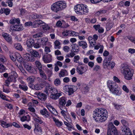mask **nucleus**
Returning a JSON list of instances; mask_svg holds the SVG:
<instances>
[{
	"mask_svg": "<svg viewBox=\"0 0 135 135\" xmlns=\"http://www.w3.org/2000/svg\"><path fill=\"white\" fill-rule=\"evenodd\" d=\"M35 65L38 69L39 70L40 75L42 76V68L41 63L39 61H36L35 62Z\"/></svg>",
	"mask_w": 135,
	"mask_h": 135,
	"instance_id": "nucleus-14",
	"label": "nucleus"
},
{
	"mask_svg": "<svg viewBox=\"0 0 135 135\" xmlns=\"http://www.w3.org/2000/svg\"><path fill=\"white\" fill-rule=\"evenodd\" d=\"M115 66V63L113 62H109L108 65V68H110L112 69Z\"/></svg>",
	"mask_w": 135,
	"mask_h": 135,
	"instance_id": "nucleus-43",
	"label": "nucleus"
},
{
	"mask_svg": "<svg viewBox=\"0 0 135 135\" xmlns=\"http://www.w3.org/2000/svg\"><path fill=\"white\" fill-rule=\"evenodd\" d=\"M50 29V27L47 24L43 22V30H44L47 31Z\"/></svg>",
	"mask_w": 135,
	"mask_h": 135,
	"instance_id": "nucleus-34",
	"label": "nucleus"
},
{
	"mask_svg": "<svg viewBox=\"0 0 135 135\" xmlns=\"http://www.w3.org/2000/svg\"><path fill=\"white\" fill-rule=\"evenodd\" d=\"M66 7V5L64 1H60L53 3L51 7V9L54 11L57 12L63 10Z\"/></svg>",
	"mask_w": 135,
	"mask_h": 135,
	"instance_id": "nucleus-4",
	"label": "nucleus"
},
{
	"mask_svg": "<svg viewBox=\"0 0 135 135\" xmlns=\"http://www.w3.org/2000/svg\"><path fill=\"white\" fill-rule=\"evenodd\" d=\"M107 114L108 112L106 109L103 108H97L94 111L93 118L96 122H102L106 120Z\"/></svg>",
	"mask_w": 135,
	"mask_h": 135,
	"instance_id": "nucleus-1",
	"label": "nucleus"
},
{
	"mask_svg": "<svg viewBox=\"0 0 135 135\" xmlns=\"http://www.w3.org/2000/svg\"><path fill=\"white\" fill-rule=\"evenodd\" d=\"M122 89L124 91L126 92L127 93L128 92L129 90L125 85H124L123 86Z\"/></svg>",
	"mask_w": 135,
	"mask_h": 135,
	"instance_id": "nucleus-61",
	"label": "nucleus"
},
{
	"mask_svg": "<svg viewBox=\"0 0 135 135\" xmlns=\"http://www.w3.org/2000/svg\"><path fill=\"white\" fill-rule=\"evenodd\" d=\"M62 34L65 36L69 35L70 34V31H68L67 30L65 31L62 32Z\"/></svg>",
	"mask_w": 135,
	"mask_h": 135,
	"instance_id": "nucleus-44",
	"label": "nucleus"
},
{
	"mask_svg": "<svg viewBox=\"0 0 135 135\" xmlns=\"http://www.w3.org/2000/svg\"><path fill=\"white\" fill-rule=\"evenodd\" d=\"M37 79L38 82L37 84L34 85V88L36 90L42 89V79L39 77H38Z\"/></svg>",
	"mask_w": 135,
	"mask_h": 135,
	"instance_id": "nucleus-10",
	"label": "nucleus"
},
{
	"mask_svg": "<svg viewBox=\"0 0 135 135\" xmlns=\"http://www.w3.org/2000/svg\"><path fill=\"white\" fill-rule=\"evenodd\" d=\"M51 109L52 110V111H51L52 113L54 114L55 115H57L58 114V113L55 109L53 107H51Z\"/></svg>",
	"mask_w": 135,
	"mask_h": 135,
	"instance_id": "nucleus-45",
	"label": "nucleus"
},
{
	"mask_svg": "<svg viewBox=\"0 0 135 135\" xmlns=\"http://www.w3.org/2000/svg\"><path fill=\"white\" fill-rule=\"evenodd\" d=\"M79 33L71 31H70V34L69 35L71 36H77L79 35Z\"/></svg>",
	"mask_w": 135,
	"mask_h": 135,
	"instance_id": "nucleus-42",
	"label": "nucleus"
},
{
	"mask_svg": "<svg viewBox=\"0 0 135 135\" xmlns=\"http://www.w3.org/2000/svg\"><path fill=\"white\" fill-rule=\"evenodd\" d=\"M109 62L107 60V58L106 57L104 60L103 63V66L104 68L105 69L108 68Z\"/></svg>",
	"mask_w": 135,
	"mask_h": 135,
	"instance_id": "nucleus-29",
	"label": "nucleus"
},
{
	"mask_svg": "<svg viewBox=\"0 0 135 135\" xmlns=\"http://www.w3.org/2000/svg\"><path fill=\"white\" fill-rule=\"evenodd\" d=\"M122 131L124 135H128L129 134H131V133L130 131V129L126 126L124 127Z\"/></svg>",
	"mask_w": 135,
	"mask_h": 135,
	"instance_id": "nucleus-20",
	"label": "nucleus"
},
{
	"mask_svg": "<svg viewBox=\"0 0 135 135\" xmlns=\"http://www.w3.org/2000/svg\"><path fill=\"white\" fill-rule=\"evenodd\" d=\"M54 83L56 86H57L60 84L61 82L60 79L57 78L55 80Z\"/></svg>",
	"mask_w": 135,
	"mask_h": 135,
	"instance_id": "nucleus-39",
	"label": "nucleus"
},
{
	"mask_svg": "<svg viewBox=\"0 0 135 135\" xmlns=\"http://www.w3.org/2000/svg\"><path fill=\"white\" fill-rule=\"evenodd\" d=\"M49 112H47V110L45 108H44L43 109V115L45 117H48L49 116Z\"/></svg>",
	"mask_w": 135,
	"mask_h": 135,
	"instance_id": "nucleus-37",
	"label": "nucleus"
},
{
	"mask_svg": "<svg viewBox=\"0 0 135 135\" xmlns=\"http://www.w3.org/2000/svg\"><path fill=\"white\" fill-rule=\"evenodd\" d=\"M16 53L15 54H12L10 55V57L11 59L13 61H15L16 60Z\"/></svg>",
	"mask_w": 135,
	"mask_h": 135,
	"instance_id": "nucleus-35",
	"label": "nucleus"
},
{
	"mask_svg": "<svg viewBox=\"0 0 135 135\" xmlns=\"http://www.w3.org/2000/svg\"><path fill=\"white\" fill-rule=\"evenodd\" d=\"M100 69V66L98 65H96L95 66L93 69V70L94 71H97Z\"/></svg>",
	"mask_w": 135,
	"mask_h": 135,
	"instance_id": "nucleus-55",
	"label": "nucleus"
},
{
	"mask_svg": "<svg viewBox=\"0 0 135 135\" xmlns=\"http://www.w3.org/2000/svg\"><path fill=\"white\" fill-rule=\"evenodd\" d=\"M112 93L116 95H120L121 93V90L118 89V88H116V89H114L113 90L111 89V91H110Z\"/></svg>",
	"mask_w": 135,
	"mask_h": 135,
	"instance_id": "nucleus-19",
	"label": "nucleus"
},
{
	"mask_svg": "<svg viewBox=\"0 0 135 135\" xmlns=\"http://www.w3.org/2000/svg\"><path fill=\"white\" fill-rule=\"evenodd\" d=\"M121 122L124 126V127L125 126L127 127V125L128 124L127 122L124 120H121Z\"/></svg>",
	"mask_w": 135,
	"mask_h": 135,
	"instance_id": "nucleus-51",
	"label": "nucleus"
},
{
	"mask_svg": "<svg viewBox=\"0 0 135 135\" xmlns=\"http://www.w3.org/2000/svg\"><path fill=\"white\" fill-rule=\"evenodd\" d=\"M7 79L8 80L11 82H15L16 81V78L11 75H9Z\"/></svg>",
	"mask_w": 135,
	"mask_h": 135,
	"instance_id": "nucleus-36",
	"label": "nucleus"
},
{
	"mask_svg": "<svg viewBox=\"0 0 135 135\" xmlns=\"http://www.w3.org/2000/svg\"><path fill=\"white\" fill-rule=\"evenodd\" d=\"M76 71L80 75H82L86 71L84 70V67L81 65H79L77 67Z\"/></svg>",
	"mask_w": 135,
	"mask_h": 135,
	"instance_id": "nucleus-15",
	"label": "nucleus"
},
{
	"mask_svg": "<svg viewBox=\"0 0 135 135\" xmlns=\"http://www.w3.org/2000/svg\"><path fill=\"white\" fill-rule=\"evenodd\" d=\"M23 56L25 59L27 61H33L34 60L33 57L31 56L28 53H26L23 55Z\"/></svg>",
	"mask_w": 135,
	"mask_h": 135,
	"instance_id": "nucleus-16",
	"label": "nucleus"
},
{
	"mask_svg": "<svg viewBox=\"0 0 135 135\" xmlns=\"http://www.w3.org/2000/svg\"><path fill=\"white\" fill-rule=\"evenodd\" d=\"M55 46L54 48L56 49L57 48L58 49H60L61 47L59 46V45H60V42L58 40H56L54 42Z\"/></svg>",
	"mask_w": 135,
	"mask_h": 135,
	"instance_id": "nucleus-32",
	"label": "nucleus"
},
{
	"mask_svg": "<svg viewBox=\"0 0 135 135\" xmlns=\"http://www.w3.org/2000/svg\"><path fill=\"white\" fill-rule=\"evenodd\" d=\"M43 60L45 63H50L52 60V55L50 54L45 55L43 57Z\"/></svg>",
	"mask_w": 135,
	"mask_h": 135,
	"instance_id": "nucleus-12",
	"label": "nucleus"
},
{
	"mask_svg": "<svg viewBox=\"0 0 135 135\" xmlns=\"http://www.w3.org/2000/svg\"><path fill=\"white\" fill-rule=\"evenodd\" d=\"M74 9L75 12L78 14H83L88 12V9L86 5L78 4L75 6Z\"/></svg>",
	"mask_w": 135,
	"mask_h": 135,
	"instance_id": "nucleus-5",
	"label": "nucleus"
},
{
	"mask_svg": "<svg viewBox=\"0 0 135 135\" xmlns=\"http://www.w3.org/2000/svg\"><path fill=\"white\" fill-rule=\"evenodd\" d=\"M6 67L2 64L0 63V72L2 73L5 71Z\"/></svg>",
	"mask_w": 135,
	"mask_h": 135,
	"instance_id": "nucleus-40",
	"label": "nucleus"
},
{
	"mask_svg": "<svg viewBox=\"0 0 135 135\" xmlns=\"http://www.w3.org/2000/svg\"><path fill=\"white\" fill-rule=\"evenodd\" d=\"M77 89L76 86L71 85H66L63 88L64 90L68 93L69 95L73 94Z\"/></svg>",
	"mask_w": 135,
	"mask_h": 135,
	"instance_id": "nucleus-6",
	"label": "nucleus"
},
{
	"mask_svg": "<svg viewBox=\"0 0 135 135\" xmlns=\"http://www.w3.org/2000/svg\"><path fill=\"white\" fill-rule=\"evenodd\" d=\"M43 87L45 88L44 92L45 93V94L43 93V99L44 101L46 100L47 96H49V92L51 94H55L58 92L56 89L52 88L45 81H43Z\"/></svg>",
	"mask_w": 135,
	"mask_h": 135,
	"instance_id": "nucleus-2",
	"label": "nucleus"
},
{
	"mask_svg": "<svg viewBox=\"0 0 135 135\" xmlns=\"http://www.w3.org/2000/svg\"><path fill=\"white\" fill-rule=\"evenodd\" d=\"M107 85L110 90L111 91L112 89L113 90L114 89L118 87V85L115 82L109 80L107 81Z\"/></svg>",
	"mask_w": 135,
	"mask_h": 135,
	"instance_id": "nucleus-9",
	"label": "nucleus"
},
{
	"mask_svg": "<svg viewBox=\"0 0 135 135\" xmlns=\"http://www.w3.org/2000/svg\"><path fill=\"white\" fill-rule=\"evenodd\" d=\"M41 46V45L39 43H36L35 44V43L33 46L36 49H37L40 48Z\"/></svg>",
	"mask_w": 135,
	"mask_h": 135,
	"instance_id": "nucleus-50",
	"label": "nucleus"
},
{
	"mask_svg": "<svg viewBox=\"0 0 135 135\" xmlns=\"http://www.w3.org/2000/svg\"><path fill=\"white\" fill-rule=\"evenodd\" d=\"M55 123L57 126L58 127L60 126L62 124V123L61 122L59 121V120H57Z\"/></svg>",
	"mask_w": 135,
	"mask_h": 135,
	"instance_id": "nucleus-54",
	"label": "nucleus"
},
{
	"mask_svg": "<svg viewBox=\"0 0 135 135\" xmlns=\"http://www.w3.org/2000/svg\"><path fill=\"white\" fill-rule=\"evenodd\" d=\"M16 60L18 61L21 64L22 62L23 59L22 57L20 55V54L18 53H16Z\"/></svg>",
	"mask_w": 135,
	"mask_h": 135,
	"instance_id": "nucleus-33",
	"label": "nucleus"
},
{
	"mask_svg": "<svg viewBox=\"0 0 135 135\" xmlns=\"http://www.w3.org/2000/svg\"><path fill=\"white\" fill-rule=\"evenodd\" d=\"M66 98L64 97L60 98L59 100V107L64 106L66 103Z\"/></svg>",
	"mask_w": 135,
	"mask_h": 135,
	"instance_id": "nucleus-17",
	"label": "nucleus"
},
{
	"mask_svg": "<svg viewBox=\"0 0 135 135\" xmlns=\"http://www.w3.org/2000/svg\"><path fill=\"white\" fill-rule=\"evenodd\" d=\"M9 23L12 24H14L16 23L18 24L20 23V20L18 18H14V19H11L9 22Z\"/></svg>",
	"mask_w": 135,
	"mask_h": 135,
	"instance_id": "nucleus-25",
	"label": "nucleus"
},
{
	"mask_svg": "<svg viewBox=\"0 0 135 135\" xmlns=\"http://www.w3.org/2000/svg\"><path fill=\"white\" fill-rule=\"evenodd\" d=\"M27 51L35 57H37L39 55V53L38 52L35 50H33L32 49H27Z\"/></svg>",
	"mask_w": 135,
	"mask_h": 135,
	"instance_id": "nucleus-18",
	"label": "nucleus"
},
{
	"mask_svg": "<svg viewBox=\"0 0 135 135\" xmlns=\"http://www.w3.org/2000/svg\"><path fill=\"white\" fill-rule=\"evenodd\" d=\"M30 120V117L29 115H27L26 116H23L21 118V120L23 122L25 121L28 122Z\"/></svg>",
	"mask_w": 135,
	"mask_h": 135,
	"instance_id": "nucleus-28",
	"label": "nucleus"
},
{
	"mask_svg": "<svg viewBox=\"0 0 135 135\" xmlns=\"http://www.w3.org/2000/svg\"><path fill=\"white\" fill-rule=\"evenodd\" d=\"M113 27V26L111 23H107L106 25V28L107 31L109 30Z\"/></svg>",
	"mask_w": 135,
	"mask_h": 135,
	"instance_id": "nucleus-41",
	"label": "nucleus"
},
{
	"mask_svg": "<svg viewBox=\"0 0 135 135\" xmlns=\"http://www.w3.org/2000/svg\"><path fill=\"white\" fill-rule=\"evenodd\" d=\"M19 88L24 91H27L28 89L27 86L26 84H19Z\"/></svg>",
	"mask_w": 135,
	"mask_h": 135,
	"instance_id": "nucleus-30",
	"label": "nucleus"
},
{
	"mask_svg": "<svg viewBox=\"0 0 135 135\" xmlns=\"http://www.w3.org/2000/svg\"><path fill=\"white\" fill-rule=\"evenodd\" d=\"M90 2L93 3H97L102 1V0H90Z\"/></svg>",
	"mask_w": 135,
	"mask_h": 135,
	"instance_id": "nucleus-57",
	"label": "nucleus"
},
{
	"mask_svg": "<svg viewBox=\"0 0 135 135\" xmlns=\"http://www.w3.org/2000/svg\"><path fill=\"white\" fill-rule=\"evenodd\" d=\"M14 48L16 50L22 51L23 50L22 46L21 44L18 43H16L14 44Z\"/></svg>",
	"mask_w": 135,
	"mask_h": 135,
	"instance_id": "nucleus-21",
	"label": "nucleus"
},
{
	"mask_svg": "<svg viewBox=\"0 0 135 135\" xmlns=\"http://www.w3.org/2000/svg\"><path fill=\"white\" fill-rule=\"evenodd\" d=\"M59 108L61 110L63 111L64 112L66 113L67 112V110L65 106H64L62 107L61 106V107H60Z\"/></svg>",
	"mask_w": 135,
	"mask_h": 135,
	"instance_id": "nucleus-58",
	"label": "nucleus"
},
{
	"mask_svg": "<svg viewBox=\"0 0 135 135\" xmlns=\"http://www.w3.org/2000/svg\"><path fill=\"white\" fill-rule=\"evenodd\" d=\"M4 13L6 15H8L9 14L10 12V10L8 8H4Z\"/></svg>",
	"mask_w": 135,
	"mask_h": 135,
	"instance_id": "nucleus-49",
	"label": "nucleus"
},
{
	"mask_svg": "<svg viewBox=\"0 0 135 135\" xmlns=\"http://www.w3.org/2000/svg\"><path fill=\"white\" fill-rule=\"evenodd\" d=\"M48 39L47 38H43V45H46L47 42L48 41Z\"/></svg>",
	"mask_w": 135,
	"mask_h": 135,
	"instance_id": "nucleus-46",
	"label": "nucleus"
},
{
	"mask_svg": "<svg viewBox=\"0 0 135 135\" xmlns=\"http://www.w3.org/2000/svg\"><path fill=\"white\" fill-rule=\"evenodd\" d=\"M89 89V87L86 85L83 84L81 89V91L84 94H86L88 92Z\"/></svg>",
	"mask_w": 135,
	"mask_h": 135,
	"instance_id": "nucleus-22",
	"label": "nucleus"
},
{
	"mask_svg": "<svg viewBox=\"0 0 135 135\" xmlns=\"http://www.w3.org/2000/svg\"><path fill=\"white\" fill-rule=\"evenodd\" d=\"M35 80V79L34 76H30L28 77L27 79V80L28 81H29L30 82L33 83L34 82Z\"/></svg>",
	"mask_w": 135,
	"mask_h": 135,
	"instance_id": "nucleus-38",
	"label": "nucleus"
},
{
	"mask_svg": "<svg viewBox=\"0 0 135 135\" xmlns=\"http://www.w3.org/2000/svg\"><path fill=\"white\" fill-rule=\"evenodd\" d=\"M64 124L67 126L68 128H72L73 127L70 124L67 123V122L64 121Z\"/></svg>",
	"mask_w": 135,
	"mask_h": 135,
	"instance_id": "nucleus-59",
	"label": "nucleus"
},
{
	"mask_svg": "<svg viewBox=\"0 0 135 135\" xmlns=\"http://www.w3.org/2000/svg\"><path fill=\"white\" fill-rule=\"evenodd\" d=\"M68 75L67 71L65 69H62L59 73V76L60 78L66 76Z\"/></svg>",
	"mask_w": 135,
	"mask_h": 135,
	"instance_id": "nucleus-24",
	"label": "nucleus"
},
{
	"mask_svg": "<svg viewBox=\"0 0 135 135\" xmlns=\"http://www.w3.org/2000/svg\"><path fill=\"white\" fill-rule=\"evenodd\" d=\"M45 51L47 54L48 52H50L51 50L49 47L47 46H46L45 49Z\"/></svg>",
	"mask_w": 135,
	"mask_h": 135,
	"instance_id": "nucleus-56",
	"label": "nucleus"
},
{
	"mask_svg": "<svg viewBox=\"0 0 135 135\" xmlns=\"http://www.w3.org/2000/svg\"><path fill=\"white\" fill-rule=\"evenodd\" d=\"M6 3L8 4L9 6L11 7L13 6V3L12 1L7 0L6 2Z\"/></svg>",
	"mask_w": 135,
	"mask_h": 135,
	"instance_id": "nucleus-60",
	"label": "nucleus"
},
{
	"mask_svg": "<svg viewBox=\"0 0 135 135\" xmlns=\"http://www.w3.org/2000/svg\"><path fill=\"white\" fill-rule=\"evenodd\" d=\"M55 65H56L57 66H59V67H61L62 66V63L59 61H58L56 62V63L55 64Z\"/></svg>",
	"mask_w": 135,
	"mask_h": 135,
	"instance_id": "nucleus-63",
	"label": "nucleus"
},
{
	"mask_svg": "<svg viewBox=\"0 0 135 135\" xmlns=\"http://www.w3.org/2000/svg\"><path fill=\"white\" fill-rule=\"evenodd\" d=\"M42 36V33L41 32L37 33L33 36V37L34 38H39L38 40L40 39L41 41H42V38H41Z\"/></svg>",
	"mask_w": 135,
	"mask_h": 135,
	"instance_id": "nucleus-31",
	"label": "nucleus"
},
{
	"mask_svg": "<svg viewBox=\"0 0 135 135\" xmlns=\"http://www.w3.org/2000/svg\"><path fill=\"white\" fill-rule=\"evenodd\" d=\"M74 62L75 63H77L78 62L77 61L80 59V57L78 55L75 56L74 57Z\"/></svg>",
	"mask_w": 135,
	"mask_h": 135,
	"instance_id": "nucleus-48",
	"label": "nucleus"
},
{
	"mask_svg": "<svg viewBox=\"0 0 135 135\" xmlns=\"http://www.w3.org/2000/svg\"><path fill=\"white\" fill-rule=\"evenodd\" d=\"M108 133H111L114 135H118V133L115 126L112 122L110 123L108 125Z\"/></svg>",
	"mask_w": 135,
	"mask_h": 135,
	"instance_id": "nucleus-7",
	"label": "nucleus"
},
{
	"mask_svg": "<svg viewBox=\"0 0 135 135\" xmlns=\"http://www.w3.org/2000/svg\"><path fill=\"white\" fill-rule=\"evenodd\" d=\"M113 105L114 106L115 108L118 110L121 107V106L120 105H117L115 103L113 104Z\"/></svg>",
	"mask_w": 135,
	"mask_h": 135,
	"instance_id": "nucleus-62",
	"label": "nucleus"
},
{
	"mask_svg": "<svg viewBox=\"0 0 135 135\" xmlns=\"http://www.w3.org/2000/svg\"><path fill=\"white\" fill-rule=\"evenodd\" d=\"M121 71L124 75L125 78L128 80L132 79L133 74V71L129 66L123 64L122 66Z\"/></svg>",
	"mask_w": 135,
	"mask_h": 135,
	"instance_id": "nucleus-3",
	"label": "nucleus"
},
{
	"mask_svg": "<svg viewBox=\"0 0 135 135\" xmlns=\"http://www.w3.org/2000/svg\"><path fill=\"white\" fill-rule=\"evenodd\" d=\"M8 124H7L6 122L3 121L1 123V126L3 127H8L9 126H8Z\"/></svg>",
	"mask_w": 135,
	"mask_h": 135,
	"instance_id": "nucleus-52",
	"label": "nucleus"
},
{
	"mask_svg": "<svg viewBox=\"0 0 135 135\" xmlns=\"http://www.w3.org/2000/svg\"><path fill=\"white\" fill-rule=\"evenodd\" d=\"M78 44L79 46H82V47L83 49L86 48L87 47V44L84 41H79L78 42Z\"/></svg>",
	"mask_w": 135,
	"mask_h": 135,
	"instance_id": "nucleus-26",
	"label": "nucleus"
},
{
	"mask_svg": "<svg viewBox=\"0 0 135 135\" xmlns=\"http://www.w3.org/2000/svg\"><path fill=\"white\" fill-rule=\"evenodd\" d=\"M55 54L56 55H61V52L59 50H57L55 51Z\"/></svg>",
	"mask_w": 135,
	"mask_h": 135,
	"instance_id": "nucleus-64",
	"label": "nucleus"
},
{
	"mask_svg": "<svg viewBox=\"0 0 135 135\" xmlns=\"http://www.w3.org/2000/svg\"><path fill=\"white\" fill-rule=\"evenodd\" d=\"M35 41L32 38L28 39L26 41L27 45L28 47L27 49H31Z\"/></svg>",
	"mask_w": 135,
	"mask_h": 135,
	"instance_id": "nucleus-11",
	"label": "nucleus"
},
{
	"mask_svg": "<svg viewBox=\"0 0 135 135\" xmlns=\"http://www.w3.org/2000/svg\"><path fill=\"white\" fill-rule=\"evenodd\" d=\"M34 125L35 127V128L34 130V131H35L36 130L37 132H40L41 133L42 129L41 127L37 123H34Z\"/></svg>",
	"mask_w": 135,
	"mask_h": 135,
	"instance_id": "nucleus-27",
	"label": "nucleus"
},
{
	"mask_svg": "<svg viewBox=\"0 0 135 135\" xmlns=\"http://www.w3.org/2000/svg\"><path fill=\"white\" fill-rule=\"evenodd\" d=\"M10 75L13 76L15 77V78H16L17 77V74L16 72L14 71H11V73H10Z\"/></svg>",
	"mask_w": 135,
	"mask_h": 135,
	"instance_id": "nucleus-53",
	"label": "nucleus"
},
{
	"mask_svg": "<svg viewBox=\"0 0 135 135\" xmlns=\"http://www.w3.org/2000/svg\"><path fill=\"white\" fill-rule=\"evenodd\" d=\"M32 22L31 21H29L26 22L25 24V25L26 27L29 26H32Z\"/></svg>",
	"mask_w": 135,
	"mask_h": 135,
	"instance_id": "nucleus-47",
	"label": "nucleus"
},
{
	"mask_svg": "<svg viewBox=\"0 0 135 135\" xmlns=\"http://www.w3.org/2000/svg\"><path fill=\"white\" fill-rule=\"evenodd\" d=\"M2 36L8 42L11 44H12V38L10 35L7 33H3Z\"/></svg>",
	"mask_w": 135,
	"mask_h": 135,
	"instance_id": "nucleus-13",
	"label": "nucleus"
},
{
	"mask_svg": "<svg viewBox=\"0 0 135 135\" xmlns=\"http://www.w3.org/2000/svg\"><path fill=\"white\" fill-rule=\"evenodd\" d=\"M61 94L58 92L55 94H51L50 95V97L51 98L54 99H58L59 97L61 95Z\"/></svg>",
	"mask_w": 135,
	"mask_h": 135,
	"instance_id": "nucleus-23",
	"label": "nucleus"
},
{
	"mask_svg": "<svg viewBox=\"0 0 135 135\" xmlns=\"http://www.w3.org/2000/svg\"><path fill=\"white\" fill-rule=\"evenodd\" d=\"M23 29V27L22 25H18L11 26L10 27L9 31H19Z\"/></svg>",
	"mask_w": 135,
	"mask_h": 135,
	"instance_id": "nucleus-8",
	"label": "nucleus"
}]
</instances>
